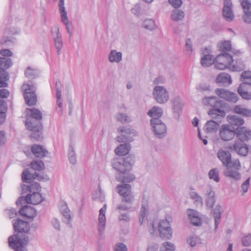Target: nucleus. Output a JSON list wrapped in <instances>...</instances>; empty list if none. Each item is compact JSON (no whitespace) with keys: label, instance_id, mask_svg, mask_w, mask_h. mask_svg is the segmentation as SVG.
<instances>
[{"label":"nucleus","instance_id":"nucleus-42","mask_svg":"<svg viewBox=\"0 0 251 251\" xmlns=\"http://www.w3.org/2000/svg\"><path fill=\"white\" fill-rule=\"evenodd\" d=\"M39 72L38 70L28 67L25 71V76L29 78H34L38 76Z\"/></svg>","mask_w":251,"mask_h":251},{"label":"nucleus","instance_id":"nucleus-57","mask_svg":"<svg viewBox=\"0 0 251 251\" xmlns=\"http://www.w3.org/2000/svg\"><path fill=\"white\" fill-rule=\"evenodd\" d=\"M185 50L187 53L189 55L191 54L193 52V44L191 40L188 38L185 42Z\"/></svg>","mask_w":251,"mask_h":251},{"label":"nucleus","instance_id":"nucleus-59","mask_svg":"<svg viewBox=\"0 0 251 251\" xmlns=\"http://www.w3.org/2000/svg\"><path fill=\"white\" fill-rule=\"evenodd\" d=\"M196 89L197 90L201 92L205 91H209L211 90L210 85L205 83L200 84L198 86H197Z\"/></svg>","mask_w":251,"mask_h":251},{"label":"nucleus","instance_id":"nucleus-27","mask_svg":"<svg viewBox=\"0 0 251 251\" xmlns=\"http://www.w3.org/2000/svg\"><path fill=\"white\" fill-rule=\"evenodd\" d=\"M131 149L129 143L122 144L116 147L115 149V153L119 156L125 155L128 153Z\"/></svg>","mask_w":251,"mask_h":251},{"label":"nucleus","instance_id":"nucleus-44","mask_svg":"<svg viewBox=\"0 0 251 251\" xmlns=\"http://www.w3.org/2000/svg\"><path fill=\"white\" fill-rule=\"evenodd\" d=\"M219 171L217 168H214L210 170L208 172V176L209 179H213L216 182L220 181L219 176Z\"/></svg>","mask_w":251,"mask_h":251},{"label":"nucleus","instance_id":"nucleus-46","mask_svg":"<svg viewBox=\"0 0 251 251\" xmlns=\"http://www.w3.org/2000/svg\"><path fill=\"white\" fill-rule=\"evenodd\" d=\"M212 214L214 218L215 229H217L220 222V206L217 204L215 208L213 209Z\"/></svg>","mask_w":251,"mask_h":251},{"label":"nucleus","instance_id":"nucleus-53","mask_svg":"<svg viewBox=\"0 0 251 251\" xmlns=\"http://www.w3.org/2000/svg\"><path fill=\"white\" fill-rule=\"evenodd\" d=\"M165 251H175V246L170 242H165L160 246Z\"/></svg>","mask_w":251,"mask_h":251},{"label":"nucleus","instance_id":"nucleus-7","mask_svg":"<svg viewBox=\"0 0 251 251\" xmlns=\"http://www.w3.org/2000/svg\"><path fill=\"white\" fill-rule=\"evenodd\" d=\"M203 56L201 60V63L203 67H207L214 65V67L216 69H220V63L218 62V58L220 55H217L215 57L211 54V51L205 48L204 50H202Z\"/></svg>","mask_w":251,"mask_h":251},{"label":"nucleus","instance_id":"nucleus-31","mask_svg":"<svg viewBox=\"0 0 251 251\" xmlns=\"http://www.w3.org/2000/svg\"><path fill=\"white\" fill-rule=\"evenodd\" d=\"M135 179V176L133 174H119L116 176V179L119 182L123 183L130 182L134 181Z\"/></svg>","mask_w":251,"mask_h":251},{"label":"nucleus","instance_id":"nucleus-34","mask_svg":"<svg viewBox=\"0 0 251 251\" xmlns=\"http://www.w3.org/2000/svg\"><path fill=\"white\" fill-rule=\"evenodd\" d=\"M108 59L110 62L119 63L122 59V53L116 50H111L108 55Z\"/></svg>","mask_w":251,"mask_h":251},{"label":"nucleus","instance_id":"nucleus-9","mask_svg":"<svg viewBox=\"0 0 251 251\" xmlns=\"http://www.w3.org/2000/svg\"><path fill=\"white\" fill-rule=\"evenodd\" d=\"M118 193L123 197L122 201L131 204L134 201V196L131 193V185L128 184L118 185Z\"/></svg>","mask_w":251,"mask_h":251},{"label":"nucleus","instance_id":"nucleus-15","mask_svg":"<svg viewBox=\"0 0 251 251\" xmlns=\"http://www.w3.org/2000/svg\"><path fill=\"white\" fill-rule=\"evenodd\" d=\"M223 16L227 21H231L234 19L232 4L230 0H225L224 2Z\"/></svg>","mask_w":251,"mask_h":251},{"label":"nucleus","instance_id":"nucleus-10","mask_svg":"<svg viewBox=\"0 0 251 251\" xmlns=\"http://www.w3.org/2000/svg\"><path fill=\"white\" fill-rule=\"evenodd\" d=\"M152 95L154 100L160 104L166 103L169 99V92L163 86H155L153 89Z\"/></svg>","mask_w":251,"mask_h":251},{"label":"nucleus","instance_id":"nucleus-3","mask_svg":"<svg viewBox=\"0 0 251 251\" xmlns=\"http://www.w3.org/2000/svg\"><path fill=\"white\" fill-rule=\"evenodd\" d=\"M215 93L218 97H205L202 99V103L204 105L212 107L208 111V114L212 119L217 120L220 116V88H217Z\"/></svg>","mask_w":251,"mask_h":251},{"label":"nucleus","instance_id":"nucleus-37","mask_svg":"<svg viewBox=\"0 0 251 251\" xmlns=\"http://www.w3.org/2000/svg\"><path fill=\"white\" fill-rule=\"evenodd\" d=\"M233 111L235 113L242 115L244 116L251 117V110L245 108L241 105H236L235 106Z\"/></svg>","mask_w":251,"mask_h":251},{"label":"nucleus","instance_id":"nucleus-23","mask_svg":"<svg viewBox=\"0 0 251 251\" xmlns=\"http://www.w3.org/2000/svg\"><path fill=\"white\" fill-rule=\"evenodd\" d=\"M20 215L29 219H32L36 215V210L32 206L25 205L23 206L20 210Z\"/></svg>","mask_w":251,"mask_h":251},{"label":"nucleus","instance_id":"nucleus-60","mask_svg":"<svg viewBox=\"0 0 251 251\" xmlns=\"http://www.w3.org/2000/svg\"><path fill=\"white\" fill-rule=\"evenodd\" d=\"M207 206L209 208H213L215 202V196L207 197L206 200Z\"/></svg>","mask_w":251,"mask_h":251},{"label":"nucleus","instance_id":"nucleus-13","mask_svg":"<svg viewBox=\"0 0 251 251\" xmlns=\"http://www.w3.org/2000/svg\"><path fill=\"white\" fill-rule=\"evenodd\" d=\"M118 131L122 133L121 135L117 137V141L120 143L131 142L133 140V137L136 135L135 130L126 126L119 127Z\"/></svg>","mask_w":251,"mask_h":251},{"label":"nucleus","instance_id":"nucleus-26","mask_svg":"<svg viewBox=\"0 0 251 251\" xmlns=\"http://www.w3.org/2000/svg\"><path fill=\"white\" fill-rule=\"evenodd\" d=\"M31 150L33 154L39 158H42L48 153V151L42 146L34 145Z\"/></svg>","mask_w":251,"mask_h":251},{"label":"nucleus","instance_id":"nucleus-33","mask_svg":"<svg viewBox=\"0 0 251 251\" xmlns=\"http://www.w3.org/2000/svg\"><path fill=\"white\" fill-rule=\"evenodd\" d=\"M227 118L229 123L228 126L231 127H234V126L240 127L244 124V121L243 119L236 116H230L228 117Z\"/></svg>","mask_w":251,"mask_h":251},{"label":"nucleus","instance_id":"nucleus-47","mask_svg":"<svg viewBox=\"0 0 251 251\" xmlns=\"http://www.w3.org/2000/svg\"><path fill=\"white\" fill-rule=\"evenodd\" d=\"M241 80L243 82V83L251 85V72L244 71L241 75Z\"/></svg>","mask_w":251,"mask_h":251},{"label":"nucleus","instance_id":"nucleus-55","mask_svg":"<svg viewBox=\"0 0 251 251\" xmlns=\"http://www.w3.org/2000/svg\"><path fill=\"white\" fill-rule=\"evenodd\" d=\"M22 179L23 182L29 183L32 180V177L28 171L24 170L22 174Z\"/></svg>","mask_w":251,"mask_h":251},{"label":"nucleus","instance_id":"nucleus-63","mask_svg":"<svg viewBox=\"0 0 251 251\" xmlns=\"http://www.w3.org/2000/svg\"><path fill=\"white\" fill-rule=\"evenodd\" d=\"M243 245L245 246H249L251 245V235L244 237L242 239Z\"/></svg>","mask_w":251,"mask_h":251},{"label":"nucleus","instance_id":"nucleus-4","mask_svg":"<svg viewBox=\"0 0 251 251\" xmlns=\"http://www.w3.org/2000/svg\"><path fill=\"white\" fill-rule=\"evenodd\" d=\"M241 56L242 52L239 50L232 51V55L230 53L221 54V70L229 68L234 71H237L235 64H232L234 61L237 63L238 60L241 59Z\"/></svg>","mask_w":251,"mask_h":251},{"label":"nucleus","instance_id":"nucleus-11","mask_svg":"<svg viewBox=\"0 0 251 251\" xmlns=\"http://www.w3.org/2000/svg\"><path fill=\"white\" fill-rule=\"evenodd\" d=\"M150 123L152 130L155 137L161 138L166 135L167 132L166 126L160 119L158 118L151 119Z\"/></svg>","mask_w":251,"mask_h":251},{"label":"nucleus","instance_id":"nucleus-17","mask_svg":"<svg viewBox=\"0 0 251 251\" xmlns=\"http://www.w3.org/2000/svg\"><path fill=\"white\" fill-rule=\"evenodd\" d=\"M186 213L190 223L193 225L199 226L202 224V219L200 217V213L197 211L188 209L187 210Z\"/></svg>","mask_w":251,"mask_h":251},{"label":"nucleus","instance_id":"nucleus-12","mask_svg":"<svg viewBox=\"0 0 251 251\" xmlns=\"http://www.w3.org/2000/svg\"><path fill=\"white\" fill-rule=\"evenodd\" d=\"M158 230L162 239H170L172 237V229L170 222L167 219L159 221L158 224Z\"/></svg>","mask_w":251,"mask_h":251},{"label":"nucleus","instance_id":"nucleus-43","mask_svg":"<svg viewBox=\"0 0 251 251\" xmlns=\"http://www.w3.org/2000/svg\"><path fill=\"white\" fill-rule=\"evenodd\" d=\"M30 166L31 168L36 171H42L45 168L44 164L41 160L32 161Z\"/></svg>","mask_w":251,"mask_h":251},{"label":"nucleus","instance_id":"nucleus-25","mask_svg":"<svg viewBox=\"0 0 251 251\" xmlns=\"http://www.w3.org/2000/svg\"><path fill=\"white\" fill-rule=\"evenodd\" d=\"M233 149L236 152L243 156H245L248 152V148L243 142H236L233 145Z\"/></svg>","mask_w":251,"mask_h":251},{"label":"nucleus","instance_id":"nucleus-36","mask_svg":"<svg viewBox=\"0 0 251 251\" xmlns=\"http://www.w3.org/2000/svg\"><path fill=\"white\" fill-rule=\"evenodd\" d=\"M232 45L230 41H224L221 43V54L229 53L230 52L232 53Z\"/></svg>","mask_w":251,"mask_h":251},{"label":"nucleus","instance_id":"nucleus-35","mask_svg":"<svg viewBox=\"0 0 251 251\" xmlns=\"http://www.w3.org/2000/svg\"><path fill=\"white\" fill-rule=\"evenodd\" d=\"M59 10L61 16V19L62 23H67L68 16L67 11L64 6V0H59L58 3Z\"/></svg>","mask_w":251,"mask_h":251},{"label":"nucleus","instance_id":"nucleus-32","mask_svg":"<svg viewBox=\"0 0 251 251\" xmlns=\"http://www.w3.org/2000/svg\"><path fill=\"white\" fill-rule=\"evenodd\" d=\"M163 114L162 109L158 106H154L148 112V115L152 117L151 119H159Z\"/></svg>","mask_w":251,"mask_h":251},{"label":"nucleus","instance_id":"nucleus-48","mask_svg":"<svg viewBox=\"0 0 251 251\" xmlns=\"http://www.w3.org/2000/svg\"><path fill=\"white\" fill-rule=\"evenodd\" d=\"M143 26L146 29L150 30H154L156 27L155 22L152 19L145 20L143 23Z\"/></svg>","mask_w":251,"mask_h":251},{"label":"nucleus","instance_id":"nucleus-58","mask_svg":"<svg viewBox=\"0 0 251 251\" xmlns=\"http://www.w3.org/2000/svg\"><path fill=\"white\" fill-rule=\"evenodd\" d=\"M114 251H127V248L124 244L118 243L114 246Z\"/></svg>","mask_w":251,"mask_h":251},{"label":"nucleus","instance_id":"nucleus-24","mask_svg":"<svg viewBox=\"0 0 251 251\" xmlns=\"http://www.w3.org/2000/svg\"><path fill=\"white\" fill-rule=\"evenodd\" d=\"M56 37L53 38L54 45L57 50V53L59 55L61 53V49L63 47V41L61 36L59 33V27L57 25L55 27Z\"/></svg>","mask_w":251,"mask_h":251},{"label":"nucleus","instance_id":"nucleus-14","mask_svg":"<svg viewBox=\"0 0 251 251\" xmlns=\"http://www.w3.org/2000/svg\"><path fill=\"white\" fill-rule=\"evenodd\" d=\"M44 198L40 193L27 194L25 197H20L17 201V204H22V201H25V202L33 205L38 204L43 201Z\"/></svg>","mask_w":251,"mask_h":251},{"label":"nucleus","instance_id":"nucleus-19","mask_svg":"<svg viewBox=\"0 0 251 251\" xmlns=\"http://www.w3.org/2000/svg\"><path fill=\"white\" fill-rule=\"evenodd\" d=\"M107 208L106 204H104L103 207L100 210V214L99 216V223L98 225V229L100 234H102L104 230L106 218L105 212Z\"/></svg>","mask_w":251,"mask_h":251},{"label":"nucleus","instance_id":"nucleus-50","mask_svg":"<svg viewBox=\"0 0 251 251\" xmlns=\"http://www.w3.org/2000/svg\"><path fill=\"white\" fill-rule=\"evenodd\" d=\"M68 158L69 161L71 164L74 165L76 163V158L75 152L74 148L72 145L69 146Z\"/></svg>","mask_w":251,"mask_h":251},{"label":"nucleus","instance_id":"nucleus-61","mask_svg":"<svg viewBox=\"0 0 251 251\" xmlns=\"http://www.w3.org/2000/svg\"><path fill=\"white\" fill-rule=\"evenodd\" d=\"M55 87H56V98H59L62 96L61 95V88H62V84L59 80H58L56 82L55 84Z\"/></svg>","mask_w":251,"mask_h":251},{"label":"nucleus","instance_id":"nucleus-16","mask_svg":"<svg viewBox=\"0 0 251 251\" xmlns=\"http://www.w3.org/2000/svg\"><path fill=\"white\" fill-rule=\"evenodd\" d=\"M235 134L240 142L247 141L251 139V131L244 126L235 128Z\"/></svg>","mask_w":251,"mask_h":251},{"label":"nucleus","instance_id":"nucleus-51","mask_svg":"<svg viewBox=\"0 0 251 251\" xmlns=\"http://www.w3.org/2000/svg\"><path fill=\"white\" fill-rule=\"evenodd\" d=\"M182 107V104L178 99H175L173 101V109L174 112L179 113Z\"/></svg>","mask_w":251,"mask_h":251},{"label":"nucleus","instance_id":"nucleus-62","mask_svg":"<svg viewBox=\"0 0 251 251\" xmlns=\"http://www.w3.org/2000/svg\"><path fill=\"white\" fill-rule=\"evenodd\" d=\"M93 199L95 200H97L100 202H102L104 200V197L103 194L101 192V191L100 190H99L95 192V194L93 195Z\"/></svg>","mask_w":251,"mask_h":251},{"label":"nucleus","instance_id":"nucleus-20","mask_svg":"<svg viewBox=\"0 0 251 251\" xmlns=\"http://www.w3.org/2000/svg\"><path fill=\"white\" fill-rule=\"evenodd\" d=\"M22 194L40 193L41 187L39 183L34 182L28 185L23 184L22 186Z\"/></svg>","mask_w":251,"mask_h":251},{"label":"nucleus","instance_id":"nucleus-39","mask_svg":"<svg viewBox=\"0 0 251 251\" xmlns=\"http://www.w3.org/2000/svg\"><path fill=\"white\" fill-rule=\"evenodd\" d=\"M9 79L8 73L5 70L0 71V86L2 87H6L7 83L6 82Z\"/></svg>","mask_w":251,"mask_h":251},{"label":"nucleus","instance_id":"nucleus-18","mask_svg":"<svg viewBox=\"0 0 251 251\" xmlns=\"http://www.w3.org/2000/svg\"><path fill=\"white\" fill-rule=\"evenodd\" d=\"M221 130V138L225 141L231 139L235 134V127H231L228 125H223Z\"/></svg>","mask_w":251,"mask_h":251},{"label":"nucleus","instance_id":"nucleus-5","mask_svg":"<svg viewBox=\"0 0 251 251\" xmlns=\"http://www.w3.org/2000/svg\"><path fill=\"white\" fill-rule=\"evenodd\" d=\"M134 163V156L129 155L123 159H115L112 162V166L120 174H126L130 171Z\"/></svg>","mask_w":251,"mask_h":251},{"label":"nucleus","instance_id":"nucleus-64","mask_svg":"<svg viewBox=\"0 0 251 251\" xmlns=\"http://www.w3.org/2000/svg\"><path fill=\"white\" fill-rule=\"evenodd\" d=\"M243 19L246 23H251V12H244Z\"/></svg>","mask_w":251,"mask_h":251},{"label":"nucleus","instance_id":"nucleus-21","mask_svg":"<svg viewBox=\"0 0 251 251\" xmlns=\"http://www.w3.org/2000/svg\"><path fill=\"white\" fill-rule=\"evenodd\" d=\"M238 92L242 98L246 100L251 99V85L242 83L238 89Z\"/></svg>","mask_w":251,"mask_h":251},{"label":"nucleus","instance_id":"nucleus-49","mask_svg":"<svg viewBox=\"0 0 251 251\" xmlns=\"http://www.w3.org/2000/svg\"><path fill=\"white\" fill-rule=\"evenodd\" d=\"M187 242L191 247H194L201 243V239L196 235H193L187 238Z\"/></svg>","mask_w":251,"mask_h":251},{"label":"nucleus","instance_id":"nucleus-56","mask_svg":"<svg viewBox=\"0 0 251 251\" xmlns=\"http://www.w3.org/2000/svg\"><path fill=\"white\" fill-rule=\"evenodd\" d=\"M70 213V210H69L68 211H66L62 213L63 215V222L66 223V224H70V222L72 220V218Z\"/></svg>","mask_w":251,"mask_h":251},{"label":"nucleus","instance_id":"nucleus-38","mask_svg":"<svg viewBox=\"0 0 251 251\" xmlns=\"http://www.w3.org/2000/svg\"><path fill=\"white\" fill-rule=\"evenodd\" d=\"M184 16L183 11L179 9H175L172 11L171 14V18L174 21H178L181 20Z\"/></svg>","mask_w":251,"mask_h":251},{"label":"nucleus","instance_id":"nucleus-22","mask_svg":"<svg viewBox=\"0 0 251 251\" xmlns=\"http://www.w3.org/2000/svg\"><path fill=\"white\" fill-rule=\"evenodd\" d=\"M214 119H212L211 120L208 121L204 126V130L205 132L207 133H215L220 128L219 122L220 121H215Z\"/></svg>","mask_w":251,"mask_h":251},{"label":"nucleus","instance_id":"nucleus-29","mask_svg":"<svg viewBox=\"0 0 251 251\" xmlns=\"http://www.w3.org/2000/svg\"><path fill=\"white\" fill-rule=\"evenodd\" d=\"M190 189L192 190L189 194L190 198L194 201V203L196 205L202 207L203 205V200L201 197L198 193L194 191V189L193 188L191 187Z\"/></svg>","mask_w":251,"mask_h":251},{"label":"nucleus","instance_id":"nucleus-54","mask_svg":"<svg viewBox=\"0 0 251 251\" xmlns=\"http://www.w3.org/2000/svg\"><path fill=\"white\" fill-rule=\"evenodd\" d=\"M147 208L146 206L142 205L140 211L139 216V222L141 225H142L145 221L146 215Z\"/></svg>","mask_w":251,"mask_h":251},{"label":"nucleus","instance_id":"nucleus-52","mask_svg":"<svg viewBox=\"0 0 251 251\" xmlns=\"http://www.w3.org/2000/svg\"><path fill=\"white\" fill-rule=\"evenodd\" d=\"M243 12H251V1L249 0H240Z\"/></svg>","mask_w":251,"mask_h":251},{"label":"nucleus","instance_id":"nucleus-28","mask_svg":"<svg viewBox=\"0 0 251 251\" xmlns=\"http://www.w3.org/2000/svg\"><path fill=\"white\" fill-rule=\"evenodd\" d=\"M27 114L29 116V119L32 122V119H35L36 122H40L42 119V113L38 109L35 108L27 109Z\"/></svg>","mask_w":251,"mask_h":251},{"label":"nucleus","instance_id":"nucleus-41","mask_svg":"<svg viewBox=\"0 0 251 251\" xmlns=\"http://www.w3.org/2000/svg\"><path fill=\"white\" fill-rule=\"evenodd\" d=\"M116 118L117 121L122 124L128 123L131 121L129 116L126 113L119 112L117 113Z\"/></svg>","mask_w":251,"mask_h":251},{"label":"nucleus","instance_id":"nucleus-2","mask_svg":"<svg viewBox=\"0 0 251 251\" xmlns=\"http://www.w3.org/2000/svg\"><path fill=\"white\" fill-rule=\"evenodd\" d=\"M221 160L228 169V171L226 172L227 176L236 180L240 178V175L237 171L241 168V164L238 159L231 160L230 153L223 151L221 152Z\"/></svg>","mask_w":251,"mask_h":251},{"label":"nucleus","instance_id":"nucleus-1","mask_svg":"<svg viewBox=\"0 0 251 251\" xmlns=\"http://www.w3.org/2000/svg\"><path fill=\"white\" fill-rule=\"evenodd\" d=\"M15 230L19 233L16 235L10 236L8 238L9 246L15 251H27L25 246L28 241V237L23 232L26 233L29 230V226L27 222L18 219L13 223Z\"/></svg>","mask_w":251,"mask_h":251},{"label":"nucleus","instance_id":"nucleus-8","mask_svg":"<svg viewBox=\"0 0 251 251\" xmlns=\"http://www.w3.org/2000/svg\"><path fill=\"white\" fill-rule=\"evenodd\" d=\"M25 126L27 128L32 131L30 137L37 140H41L43 138L42 133V125L40 122H31L29 119L25 121Z\"/></svg>","mask_w":251,"mask_h":251},{"label":"nucleus","instance_id":"nucleus-40","mask_svg":"<svg viewBox=\"0 0 251 251\" xmlns=\"http://www.w3.org/2000/svg\"><path fill=\"white\" fill-rule=\"evenodd\" d=\"M11 59L6 57H0V69L5 70L12 66Z\"/></svg>","mask_w":251,"mask_h":251},{"label":"nucleus","instance_id":"nucleus-6","mask_svg":"<svg viewBox=\"0 0 251 251\" xmlns=\"http://www.w3.org/2000/svg\"><path fill=\"white\" fill-rule=\"evenodd\" d=\"M24 97L26 103L28 106L35 105L37 102V97L35 93L36 87L32 84H24L22 86Z\"/></svg>","mask_w":251,"mask_h":251},{"label":"nucleus","instance_id":"nucleus-45","mask_svg":"<svg viewBox=\"0 0 251 251\" xmlns=\"http://www.w3.org/2000/svg\"><path fill=\"white\" fill-rule=\"evenodd\" d=\"M232 80L230 76L225 73H221V84L225 86H228L231 84Z\"/></svg>","mask_w":251,"mask_h":251},{"label":"nucleus","instance_id":"nucleus-30","mask_svg":"<svg viewBox=\"0 0 251 251\" xmlns=\"http://www.w3.org/2000/svg\"><path fill=\"white\" fill-rule=\"evenodd\" d=\"M221 98L234 102L237 100V97L235 93L225 90H221Z\"/></svg>","mask_w":251,"mask_h":251}]
</instances>
